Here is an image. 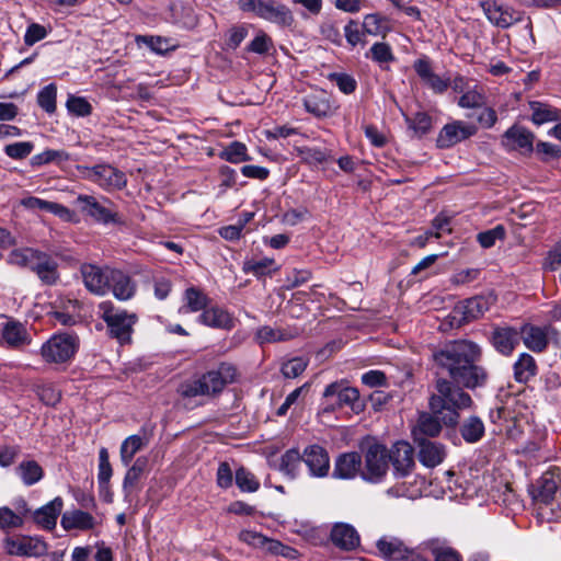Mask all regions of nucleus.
<instances>
[{
	"label": "nucleus",
	"mask_w": 561,
	"mask_h": 561,
	"mask_svg": "<svg viewBox=\"0 0 561 561\" xmlns=\"http://www.w3.org/2000/svg\"><path fill=\"white\" fill-rule=\"evenodd\" d=\"M100 318L105 322L107 334L121 345L129 344L134 333V327L138 317L134 312L117 308L112 301H102L99 305Z\"/></svg>",
	"instance_id": "obj_2"
},
{
	"label": "nucleus",
	"mask_w": 561,
	"mask_h": 561,
	"mask_svg": "<svg viewBox=\"0 0 561 561\" xmlns=\"http://www.w3.org/2000/svg\"><path fill=\"white\" fill-rule=\"evenodd\" d=\"M304 462L313 478H325L330 471L328 451L319 445H310L302 453Z\"/></svg>",
	"instance_id": "obj_16"
},
{
	"label": "nucleus",
	"mask_w": 561,
	"mask_h": 561,
	"mask_svg": "<svg viewBox=\"0 0 561 561\" xmlns=\"http://www.w3.org/2000/svg\"><path fill=\"white\" fill-rule=\"evenodd\" d=\"M519 337L524 345L535 352L541 353L548 346V328L533 324H524L519 331Z\"/></svg>",
	"instance_id": "obj_21"
},
{
	"label": "nucleus",
	"mask_w": 561,
	"mask_h": 561,
	"mask_svg": "<svg viewBox=\"0 0 561 561\" xmlns=\"http://www.w3.org/2000/svg\"><path fill=\"white\" fill-rule=\"evenodd\" d=\"M148 466V458L145 456L138 457L135 462L127 470L123 480V490L129 494L131 490L138 484L142 474Z\"/></svg>",
	"instance_id": "obj_42"
},
{
	"label": "nucleus",
	"mask_w": 561,
	"mask_h": 561,
	"mask_svg": "<svg viewBox=\"0 0 561 561\" xmlns=\"http://www.w3.org/2000/svg\"><path fill=\"white\" fill-rule=\"evenodd\" d=\"M389 453L394 474L398 478L407 477L414 468L413 448L409 443H396Z\"/></svg>",
	"instance_id": "obj_18"
},
{
	"label": "nucleus",
	"mask_w": 561,
	"mask_h": 561,
	"mask_svg": "<svg viewBox=\"0 0 561 561\" xmlns=\"http://www.w3.org/2000/svg\"><path fill=\"white\" fill-rule=\"evenodd\" d=\"M414 442L419 447V460L425 467L434 468L443 462L446 453L442 444L427 438H419Z\"/></svg>",
	"instance_id": "obj_22"
},
{
	"label": "nucleus",
	"mask_w": 561,
	"mask_h": 561,
	"mask_svg": "<svg viewBox=\"0 0 561 561\" xmlns=\"http://www.w3.org/2000/svg\"><path fill=\"white\" fill-rule=\"evenodd\" d=\"M442 431V425L438 419L434 415L423 413L420 415L417 425L413 430L414 440L419 438H426V436L435 437Z\"/></svg>",
	"instance_id": "obj_38"
},
{
	"label": "nucleus",
	"mask_w": 561,
	"mask_h": 561,
	"mask_svg": "<svg viewBox=\"0 0 561 561\" xmlns=\"http://www.w3.org/2000/svg\"><path fill=\"white\" fill-rule=\"evenodd\" d=\"M362 471V458L357 453L340 455L334 463L333 477L337 479H354Z\"/></svg>",
	"instance_id": "obj_23"
},
{
	"label": "nucleus",
	"mask_w": 561,
	"mask_h": 561,
	"mask_svg": "<svg viewBox=\"0 0 561 561\" xmlns=\"http://www.w3.org/2000/svg\"><path fill=\"white\" fill-rule=\"evenodd\" d=\"M7 319L0 327V346L11 350H22L32 343V336L26 325L13 318Z\"/></svg>",
	"instance_id": "obj_10"
},
{
	"label": "nucleus",
	"mask_w": 561,
	"mask_h": 561,
	"mask_svg": "<svg viewBox=\"0 0 561 561\" xmlns=\"http://www.w3.org/2000/svg\"><path fill=\"white\" fill-rule=\"evenodd\" d=\"M110 291L119 301L130 300L136 294V283L121 270L114 268L110 274Z\"/></svg>",
	"instance_id": "obj_19"
},
{
	"label": "nucleus",
	"mask_w": 561,
	"mask_h": 561,
	"mask_svg": "<svg viewBox=\"0 0 561 561\" xmlns=\"http://www.w3.org/2000/svg\"><path fill=\"white\" fill-rule=\"evenodd\" d=\"M481 357L480 346L468 340H456L446 343L432 354L436 369L449 376L438 378L436 392L430 399V408L434 414L442 415L446 425L458 423V410L472 405L471 397L460 387L476 389L485 386L488 371L478 362Z\"/></svg>",
	"instance_id": "obj_1"
},
{
	"label": "nucleus",
	"mask_w": 561,
	"mask_h": 561,
	"mask_svg": "<svg viewBox=\"0 0 561 561\" xmlns=\"http://www.w3.org/2000/svg\"><path fill=\"white\" fill-rule=\"evenodd\" d=\"M243 272L247 274H253L256 277H263L272 275L278 270L276 262L270 257H263L260 260L251 259L243 263Z\"/></svg>",
	"instance_id": "obj_43"
},
{
	"label": "nucleus",
	"mask_w": 561,
	"mask_h": 561,
	"mask_svg": "<svg viewBox=\"0 0 561 561\" xmlns=\"http://www.w3.org/2000/svg\"><path fill=\"white\" fill-rule=\"evenodd\" d=\"M426 548L434 556V561H461V557L453 547L440 539H430L425 542Z\"/></svg>",
	"instance_id": "obj_41"
},
{
	"label": "nucleus",
	"mask_w": 561,
	"mask_h": 561,
	"mask_svg": "<svg viewBox=\"0 0 561 561\" xmlns=\"http://www.w3.org/2000/svg\"><path fill=\"white\" fill-rule=\"evenodd\" d=\"M256 340L259 343H274L278 341H284L286 339L285 333L279 330L268 325L262 327L256 331Z\"/></svg>",
	"instance_id": "obj_60"
},
{
	"label": "nucleus",
	"mask_w": 561,
	"mask_h": 561,
	"mask_svg": "<svg viewBox=\"0 0 561 561\" xmlns=\"http://www.w3.org/2000/svg\"><path fill=\"white\" fill-rule=\"evenodd\" d=\"M220 158L231 163H240L250 160L247 146L240 141L229 144L220 153Z\"/></svg>",
	"instance_id": "obj_47"
},
{
	"label": "nucleus",
	"mask_w": 561,
	"mask_h": 561,
	"mask_svg": "<svg viewBox=\"0 0 561 561\" xmlns=\"http://www.w3.org/2000/svg\"><path fill=\"white\" fill-rule=\"evenodd\" d=\"M328 78L330 81L334 82L344 94H352L357 88L356 80L347 73L333 72L330 73Z\"/></svg>",
	"instance_id": "obj_56"
},
{
	"label": "nucleus",
	"mask_w": 561,
	"mask_h": 561,
	"mask_svg": "<svg viewBox=\"0 0 561 561\" xmlns=\"http://www.w3.org/2000/svg\"><path fill=\"white\" fill-rule=\"evenodd\" d=\"M478 133V127L472 123L453 121L440 129L436 138V145L440 149L451 148L467 140Z\"/></svg>",
	"instance_id": "obj_11"
},
{
	"label": "nucleus",
	"mask_w": 561,
	"mask_h": 561,
	"mask_svg": "<svg viewBox=\"0 0 561 561\" xmlns=\"http://www.w3.org/2000/svg\"><path fill=\"white\" fill-rule=\"evenodd\" d=\"M389 468L388 449L380 444L370 445L365 453V465L360 471L364 480L373 483L380 482Z\"/></svg>",
	"instance_id": "obj_7"
},
{
	"label": "nucleus",
	"mask_w": 561,
	"mask_h": 561,
	"mask_svg": "<svg viewBox=\"0 0 561 561\" xmlns=\"http://www.w3.org/2000/svg\"><path fill=\"white\" fill-rule=\"evenodd\" d=\"M62 507V499L57 496L34 513V520L45 529H53Z\"/></svg>",
	"instance_id": "obj_30"
},
{
	"label": "nucleus",
	"mask_w": 561,
	"mask_h": 561,
	"mask_svg": "<svg viewBox=\"0 0 561 561\" xmlns=\"http://www.w3.org/2000/svg\"><path fill=\"white\" fill-rule=\"evenodd\" d=\"M198 322L215 329L229 330L233 327V319L231 314L227 310L217 306L206 308L199 314Z\"/></svg>",
	"instance_id": "obj_28"
},
{
	"label": "nucleus",
	"mask_w": 561,
	"mask_h": 561,
	"mask_svg": "<svg viewBox=\"0 0 561 561\" xmlns=\"http://www.w3.org/2000/svg\"><path fill=\"white\" fill-rule=\"evenodd\" d=\"M208 296L197 287H188L183 294V305L179 309V313L186 314L204 311L209 305Z\"/></svg>",
	"instance_id": "obj_29"
},
{
	"label": "nucleus",
	"mask_w": 561,
	"mask_h": 561,
	"mask_svg": "<svg viewBox=\"0 0 561 561\" xmlns=\"http://www.w3.org/2000/svg\"><path fill=\"white\" fill-rule=\"evenodd\" d=\"M5 551L11 556L38 558L47 552V545L38 537L21 536L4 541Z\"/></svg>",
	"instance_id": "obj_13"
},
{
	"label": "nucleus",
	"mask_w": 561,
	"mask_h": 561,
	"mask_svg": "<svg viewBox=\"0 0 561 561\" xmlns=\"http://www.w3.org/2000/svg\"><path fill=\"white\" fill-rule=\"evenodd\" d=\"M485 102L486 96L483 90L478 84H473L460 95L457 103L462 108H480Z\"/></svg>",
	"instance_id": "obj_45"
},
{
	"label": "nucleus",
	"mask_w": 561,
	"mask_h": 561,
	"mask_svg": "<svg viewBox=\"0 0 561 561\" xmlns=\"http://www.w3.org/2000/svg\"><path fill=\"white\" fill-rule=\"evenodd\" d=\"M364 33L369 35H385L388 30L387 21L378 14H367L362 25Z\"/></svg>",
	"instance_id": "obj_51"
},
{
	"label": "nucleus",
	"mask_w": 561,
	"mask_h": 561,
	"mask_svg": "<svg viewBox=\"0 0 561 561\" xmlns=\"http://www.w3.org/2000/svg\"><path fill=\"white\" fill-rule=\"evenodd\" d=\"M94 517L90 513L81 510L67 511L61 516V526L66 530H88L92 529L94 527Z\"/></svg>",
	"instance_id": "obj_32"
},
{
	"label": "nucleus",
	"mask_w": 561,
	"mask_h": 561,
	"mask_svg": "<svg viewBox=\"0 0 561 561\" xmlns=\"http://www.w3.org/2000/svg\"><path fill=\"white\" fill-rule=\"evenodd\" d=\"M557 477L551 472H546L538 481V486L534 493V500L546 505L554 501L558 491Z\"/></svg>",
	"instance_id": "obj_33"
},
{
	"label": "nucleus",
	"mask_w": 561,
	"mask_h": 561,
	"mask_svg": "<svg viewBox=\"0 0 561 561\" xmlns=\"http://www.w3.org/2000/svg\"><path fill=\"white\" fill-rule=\"evenodd\" d=\"M66 107L70 114L78 117L88 116L92 112L91 104L81 96L69 95L66 102Z\"/></svg>",
	"instance_id": "obj_54"
},
{
	"label": "nucleus",
	"mask_w": 561,
	"mask_h": 561,
	"mask_svg": "<svg viewBox=\"0 0 561 561\" xmlns=\"http://www.w3.org/2000/svg\"><path fill=\"white\" fill-rule=\"evenodd\" d=\"M75 204L80 207V210L92 217L95 221L102 224H117L121 221L119 216L116 211L106 207L104 204L100 203L92 195L80 194Z\"/></svg>",
	"instance_id": "obj_15"
},
{
	"label": "nucleus",
	"mask_w": 561,
	"mask_h": 561,
	"mask_svg": "<svg viewBox=\"0 0 561 561\" xmlns=\"http://www.w3.org/2000/svg\"><path fill=\"white\" fill-rule=\"evenodd\" d=\"M310 385L306 382L301 387L296 388L294 391H291L286 398L283 404L277 409L276 414L278 416H284L287 414L288 410L291 405L296 404L298 402V399L301 397L304 392H307Z\"/></svg>",
	"instance_id": "obj_62"
},
{
	"label": "nucleus",
	"mask_w": 561,
	"mask_h": 561,
	"mask_svg": "<svg viewBox=\"0 0 561 561\" xmlns=\"http://www.w3.org/2000/svg\"><path fill=\"white\" fill-rule=\"evenodd\" d=\"M519 332L510 327L495 328L492 334V344L497 352L508 356L519 344Z\"/></svg>",
	"instance_id": "obj_25"
},
{
	"label": "nucleus",
	"mask_w": 561,
	"mask_h": 561,
	"mask_svg": "<svg viewBox=\"0 0 561 561\" xmlns=\"http://www.w3.org/2000/svg\"><path fill=\"white\" fill-rule=\"evenodd\" d=\"M529 107L531 111V121L536 125H542L560 119V111L547 103L534 101L529 103Z\"/></svg>",
	"instance_id": "obj_39"
},
{
	"label": "nucleus",
	"mask_w": 561,
	"mask_h": 561,
	"mask_svg": "<svg viewBox=\"0 0 561 561\" xmlns=\"http://www.w3.org/2000/svg\"><path fill=\"white\" fill-rule=\"evenodd\" d=\"M495 298L490 296H476L466 299L454 309V318L461 316L460 321L469 322L484 314L485 311L494 304Z\"/></svg>",
	"instance_id": "obj_17"
},
{
	"label": "nucleus",
	"mask_w": 561,
	"mask_h": 561,
	"mask_svg": "<svg viewBox=\"0 0 561 561\" xmlns=\"http://www.w3.org/2000/svg\"><path fill=\"white\" fill-rule=\"evenodd\" d=\"M370 58L382 66L394 60L391 47L387 43H375L369 49Z\"/></svg>",
	"instance_id": "obj_55"
},
{
	"label": "nucleus",
	"mask_w": 561,
	"mask_h": 561,
	"mask_svg": "<svg viewBox=\"0 0 561 561\" xmlns=\"http://www.w3.org/2000/svg\"><path fill=\"white\" fill-rule=\"evenodd\" d=\"M514 379L519 383H526L537 375L538 367L535 358L528 353H522L514 366Z\"/></svg>",
	"instance_id": "obj_34"
},
{
	"label": "nucleus",
	"mask_w": 561,
	"mask_h": 561,
	"mask_svg": "<svg viewBox=\"0 0 561 561\" xmlns=\"http://www.w3.org/2000/svg\"><path fill=\"white\" fill-rule=\"evenodd\" d=\"M486 19L495 26L507 28L522 20V13L511 7L497 3L495 0H483L480 2Z\"/></svg>",
	"instance_id": "obj_12"
},
{
	"label": "nucleus",
	"mask_w": 561,
	"mask_h": 561,
	"mask_svg": "<svg viewBox=\"0 0 561 561\" xmlns=\"http://www.w3.org/2000/svg\"><path fill=\"white\" fill-rule=\"evenodd\" d=\"M305 110L316 116L325 117L331 113L330 96L322 89H314L302 99Z\"/></svg>",
	"instance_id": "obj_24"
},
{
	"label": "nucleus",
	"mask_w": 561,
	"mask_h": 561,
	"mask_svg": "<svg viewBox=\"0 0 561 561\" xmlns=\"http://www.w3.org/2000/svg\"><path fill=\"white\" fill-rule=\"evenodd\" d=\"M149 439L140 435H130L121 445L119 457L124 466H129L134 456L146 447Z\"/></svg>",
	"instance_id": "obj_37"
},
{
	"label": "nucleus",
	"mask_w": 561,
	"mask_h": 561,
	"mask_svg": "<svg viewBox=\"0 0 561 561\" xmlns=\"http://www.w3.org/2000/svg\"><path fill=\"white\" fill-rule=\"evenodd\" d=\"M534 134L522 126H512L508 128L504 136L502 144L508 150H523L531 152L534 148Z\"/></svg>",
	"instance_id": "obj_20"
},
{
	"label": "nucleus",
	"mask_w": 561,
	"mask_h": 561,
	"mask_svg": "<svg viewBox=\"0 0 561 561\" xmlns=\"http://www.w3.org/2000/svg\"><path fill=\"white\" fill-rule=\"evenodd\" d=\"M236 484L242 492H255L260 488V482L255 476L243 467L236 471Z\"/></svg>",
	"instance_id": "obj_49"
},
{
	"label": "nucleus",
	"mask_w": 561,
	"mask_h": 561,
	"mask_svg": "<svg viewBox=\"0 0 561 561\" xmlns=\"http://www.w3.org/2000/svg\"><path fill=\"white\" fill-rule=\"evenodd\" d=\"M298 156L309 165H318L327 159V154L323 150L310 147L298 148Z\"/></svg>",
	"instance_id": "obj_59"
},
{
	"label": "nucleus",
	"mask_w": 561,
	"mask_h": 561,
	"mask_svg": "<svg viewBox=\"0 0 561 561\" xmlns=\"http://www.w3.org/2000/svg\"><path fill=\"white\" fill-rule=\"evenodd\" d=\"M79 346L78 335L56 333L42 344L39 355L47 364H66L75 357Z\"/></svg>",
	"instance_id": "obj_4"
},
{
	"label": "nucleus",
	"mask_w": 561,
	"mask_h": 561,
	"mask_svg": "<svg viewBox=\"0 0 561 561\" xmlns=\"http://www.w3.org/2000/svg\"><path fill=\"white\" fill-rule=\"evenodd\" d=\"M32 271L46 285H54L59 278L58 263L46 252H39Z\"/></svg>",
	"instance_id": "obj_27"
},
{
	"label": "nucleus",
	"mask_w": 561,
	"mask_h": 561,
	"mask_svg": "<svg viewBox=\"0 0 561 561\" xmlns=\"http://www.w3.org/2000/svg\"><path fill=\"white\" fill-rule=\"evenodd\" d=\"M459 431L465 442L474 444L484 436L485 428L482 420L472 415L461 423Z\"/></svg>",
	"instance_id": "obj_40"
},
{
	"label": "nucleus",
	"mask_w": 561,
	"mask_h": 561,
	"mask_svg": "<svg viewBox=\"0 0 561 561\" xmlns=\"http://www.w3.org/2000/svg\"><path fill=\"white\" fill-rule=\"evenodd\" d=\"M376 547L379 551V554L389 561H401L409 558L410 550L397 537L383 536L380 538Z\"/></svg>",
	"instance_id": "obj_26"
},
{
	"label": "nucleus",
	"mask_w": 561,
	"mask_h": 561,
	"mask_svg": "<svg viewBox=\"0 0 561 561\" xmlns=\"http://www.w3.org/2000/svg\"><path fill=\"white\" fill-rule=\"evenodd\" d=\"M505 237V228L501 225L494 227L493 229L480 232L477 237L478 242L484 249H489L493 247L496 240H502Z\"/></svg>",
	"instance_id": "obj_58"
},
{
	"label": "nucleus",
	"mask_w": 561,
	"mask_h": 561,
	"mask_svg": "<svg viewBox=\"0 0 561 561\" xmlns=\"http://www.w3.org/2000/svg\"><path fill=\"white\" fill-rule=\"evenodd\" d=\"M178 394L183 399H191L201 396H207L201 377L191 378L182 381L178 389Z\"/></svg>",
	"instance_id": "obj_48"
},
{
	"label": "nucleus",
	"mask_w": 561,
	"mask_h": 561,
	"mask_svg": "<svg viewBox=\"0 0 561 561\" xmlns=\"http://www.w3.org/2000/svg\"><path fill=\"white\" fill-rule=\"evenodd\" d=\"M238 370L230 363H220L201 376L207 397L220 393L227 385L237 381Z\"/></svg>",
	"instance_id": "obj_8"
},
{
	"label": "nucleus",
	"mask_w": 561,
	"mask_h": 561,
	"mask_svg": "<svg viewBox=\"0 0 561 561\" xmlns=\"http://www.w3.org/2000/svg\"><path fill=\"white\" fill-rule=\"evenodd\" d=\"M57 99V87L55 83H49L45 85L37 93V104L41 108H43L48 114H54L56 112Z\"/></svg>",
	"instance_id": "obj_46"
},
{
	"label": "nucleus",
	"mask_w": 561,
	"mask_h": 561,
	"mask_svg": "<svg viewBox=\"0 0 561 561\" xmlns=\"http://www.w3.org/2000/svg\"><path fill=\"white\" fill-rule=\"evenodd\" d=\"M113 470L110 462L108 451L102 447L99 451L98 481L102 488L108 485Z\"/></svg>",
	"instance_id": "obj_50"
},
{
	"label": "nucleus",
	"mask_w": 561,
	"mask_h": 561,
	"mask_svg": "<svg viewBox=\"0 0 561 561\" xmlns=\"http://www.w3.org/2000/svg\"><path fill=\"white\" fill-rule=\"evenodd\" d=\"M22 518L16 515L11 508L3 506L0 507V528L10 529L16 528L22 525Z\"/></svg>",
	"instance_id": "obj_63"
},
{
	"label": "nucleus",
	"mask_w": 561,
	"mask_h": 561,
	"mask_svg": "<svg viewBox=\"0 0 561 561\" xmlns=\"http://www.w3.org/2000/svg\"><path fill=\"white\" fill-rule=\"evenodd\" d=\"M114 268L100 267L93 264H83L81 275L87 289L98 296H104L110 291V274Z\"/></svg>",
	"instance_id": "obj_14"
},
{
	"label": "nucleus",
	"mask_w": 561,
	"mask_h": 561,
	"mask_svg": "<svg viewBox=\"0 0 561 561\" xmlns=\"http://www.w3.org/2000/svg\"><path fill=\"white\" fill-rule=\"evenodd\" d=\"M332 542L344 549L352 550L359 545V536L354 527L347 524H336L331 531Z\"/></svg>",
	"instance_id": "obj_31"
},
{
	"label": "nucleus",
	"mask_w": 561,
	"mask_h": 561,
	"mask_svg": "<svg viewBox=\"0 0 561 561\" xmlns=\"http://www.w3.org/2000/svg\"><path fill=\"white\" fill-rule=\"evenodd\" d=\"M366 33H364V30L362 31L359 27V24L351 20L345 26H344V35L347 41V43L351 46H356L357 44L362 43L363 36Z\"/></svg>",
	"instance_id": "obj_64"
},
{
	"label": "nucleus",
	"mask_w": 561,
	"mask_h": 561,
	"mask_svg": "<svg viewBox=\"0 0 561 561\" xmlns=\"http://www.w3.org/2000/svg\"><path fill=\"white\" fill-rule=\"evenodd\" d=\"M238 8L280 27H289L295 22L290 9L277 0H238Z\"/></svg>",
	"instance_id": "obj_3"
},
{
	"label": "nucleus",
	"mask_w": 561,
	"mask_h": 561,
	"mask_svg": "<svg viewBox=\"0 0 561 561\" xmlns=\"http://www.w3.org/2000/svg\"><path fill=\"white\" fill-rule=\"evenodd\" d=\"M409 127L419 137L426 135L432 128V118L423 112L416 113L413 117L407 118Z\"/></svg>",
	"instance_id": "obj_53"
},
{
	"label": "nucleus",
	"mask_w": 561,
	"mask_h": 561,
	"mask_svg": "<svg viewBox=\"0 0 561 561\" xmlns=\"http://www.w3.org/2000/svg\"><path fill=\"white\" fill-rule=\"evenodd\" d=\"M302 454L298 449L286 450L279 458L278 470L288 479H296L300 472Z\"/></svg>",
	"instance_id": "obj_35"
},
{
	"label": "nucleus",
	"mask_w": 561,
	"mask_h": 561,
	"mask_svg": "<svg viewBox=\"0 0 561 561\" xmlns=\"http://www.w3.org/2000/svg\"><path fill=\"white\" fill-rule=\"evenodd\" d=\"M39 252V250L33 248L14 249L8 255V263L19 267H28L32 270Z\"/></svg>",
	"instance_id": "obj_44"
},
{
	"label": "nucleus",
	"mask_w": 561,
	"mask_h": 561,
	"mask_svg": "<svg viewBox=\"0 0 561 561\" xmlns=\"http://www.w3.org/2000/svg\"><path fill=\"white\" fill-rule=\"evenodd\" d=\"M308 360L304 357H294L282 364L280 373L285 378L294 379L300 376L307 368Z\"/></svg>",
	"instance_id": "obj_52"
},
{
	"label": "nucleus",
	"mask_w": 561,
	"mask_h": 561,
	"mask_svg": "<svg viewBox=\"0 0 561 561\" xmlns=\"http://www.w3.org/2000/svg\"><path fill=\"white\" fill-rule=\"evenodd\" d=\"M34 149V145L31 141H20L7 145L4 147V153L11 159H24L31 154Z\"/></svg>",
	"instance_id": "obj_57"
},
{
	"label": "nucleus",
	"mask_w": 561,
	"mask_h": 561,
	"mask_svg": "<svg viewBox=\"0 0 561 561\" xmlns=\"http://www.w3.org/2000/svg\"><path fill=\"white\" fill-rule=\"evenodd\" d=\"M239 540L243 543L254 548L260 549L264 552L271 553L273 556H283L286 558H294L296 554V550L283 545L280 541L268 538L261 533L243 529L239 533Z\"/></svg>",
	"instance_id": "obj_9"
},
{
	"label": "nucleus",
	"mask_w": 561,
	"mask_h": 561,
	"mask_svg": "<svg viewBox=\"0 0 561 561\" xmlns=\"http://www.w3.org/2000/svg\"><path fill=\"white\" fill-rule=\"evenodd\" d=\"M15 471L26 486L36 484L44 477V470L41 465L32 459L21 461Z\"/></svg>",
	"instance_id": "obj_36"
},
{
	"label": "nucleus",
	"mask_w": 561,
	"mask_h": 561,
	"mask_svg": "<svg viewBox=\"0 0 561 561\" xmlns=\"http://www.w3.org/2000/svg\"><path fill=\"white\" fill-rule=\"evenodd\" d=\"M323 397L328 400L324 412H333L335 409L343 407H350L353 411L359 412L364 408L358 390L346 386L344 381H335L328 385Z\"/></svg>",
	"instance_id": "obj_6"
},
{
	"label": "nucleus",
	"mask_w": 561,
	"mask_h": 561,
	"mask_svg": "<svg viewBox=\"0 0 561 561\" xmlns=\"http://www.w3.org/2000/svg\"><path fill=\"white\" fill-rule=\"evenodd\" d=\"M78 170L83 179L96 184L106 192L121 191L127 184L125 173L108 163L93 167L80 165Z\"/></svg>",
	"instance_id": "obj_5"
},
{
	"label": "nucleus",
	"mask_w": 561,
	"mask_h": 561,
	"mask_svg": "<svg viewBox=\"0 0 561 561\" xmlns=\"http://www.w3.org/2000/svg\"><path fill=\"white\" fill-rule=\"evenodd\" d=\"M48 34L45 26L38 23H31L24 34V43L27 46H33L35 43L44 39Z\"/></svg>",
	"instance_id": "obj_61"
}]
</instances>
